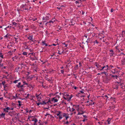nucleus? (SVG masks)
Segmentation results:
<instances>
[{
	"instance_id": "1",
	"label": "nucleus",
	"mask_w": 125,
	"mask_h": 125,
	"mask_svg": "<svg viewBox=\"0 0 125 125\" xmlns=\"http://www.w3.org/2000/svg\"><path fill=\"white\" fill-rule=\"evenodd\" d=\"M62 94L63 95V98L68 101H70L72 96V95L70 96L68 93L65 92L63 93Z\"/></svg>"
},
{
	"instance_id": "2",
	"label": "nucleus",
	"mask_w": 125,
	"mask_h": 125,
	"mask_svg": "<svg viewBox=\"0 0 125 125\" xmlns=\"http://www.w3.org/2000/svg\"><path fill=\"white\" fill-rule=\"evenodd\" d=\"M73 109H74V111L75 110H77L78 112L77 115L82 114L83 113V112H82V113L79 112V105H73Z\"/></svg>"
},
{
	"instance_id": "3",
	"label": "nucleus",
	"mask_w": 125,
	"mask_h": 125,
	"mask_svg": "<svg viewBox=\"0 0 125 125\" xmlns=\"http://www.w3.org/2000/svg\"><path fill=\"white\" fill-rule=\"evenodd\" d=\"M49 19V17L48 16H45L43 17L42 18V20L43 22L46 23H48V21Z\"/></svg>"
},
{
	"instance_id": "4",
	"label": "nucleus",
	"mask_w": 125,
	"mask_h": 125,
	"mask_svg": "<svg viewBox=\"0 0 125 125\" xmlns=\"http://www.w3.org/2000/svg\"><path fill=\"white\" fill-rule=\"evenodd\" d=\"M63 113L61 111H58L57 113H56V114L57 116H59V119H61L62 118L63 115H62Z\"/></svg>"
},
{
	"instance_id": "5",
	"label": "nucleus",
	"mask_w": 125,
	"mask_h": 125,
	"mask_svg": "<svg viewBox=\"0 0 125 125\" xmlns=\"http://www.w3.org/2000/svg\"><path fill=\"white\" fill-rule=\"evenodd\" d=\"M109 80L110 79L107 76H106L103 78V81L104 83H107Z\"/></svg>"
},
{
	"instance_id": "6",
	"label": "nucleus",
	"mask_w": 125,
	"mask_h": 125,
	"mask_svg": "<svg viewBox=\"0 0 125 125\" xmlns=\"http://www.w3.org/2000/svg\"><path fill=\"white\" fill-rule=\"evenodd\" d=\"M35 96L38 99V101H40V99L42 98V94L41 93L38 94H35Z\"/></svg>"
},
{
	"instance_id": "7",
	"label": "nucleus",
	"mask_w": 125,
	"mask_h": 125,
	"mask_svg": "<svg viewBox=\"0 0 125 125\" xmlns=\"http://www.w3.org/2000/svg\"><path fill=\"white\" fill-rule=\"evenodd\" d=\"M8 114L11 116H14L16 115V113L15 111L9 112H8Z\"/></svg>"
},
{
	"instance_id": "8",
	"label": "nucleus",
	"mask_w": 125,
	"mask_h": 125,
	"mask_svg": "<svg viewBox=\"0 0 125 125\" xmlns=\"http://www.w3.org/2000/svg\"><path fill=\"white\" fill-rule=\"evenodd\" d=\"M95 66L97 68L96 69L99 70H100V71H103V70H101V69L102 67H101V65H100L98 64H97L96 63H95Z\"/></svg>"
},
{
	"instance_id": "9",
	"label": "nucleus",
	"mask_w": 125,
	"mask_h": 125,
	"mask_svg": "<svg viewBox=\"0 0 125 125\" xmlns=\"http://www.w3.org/2000/svg\"><path fill=\"white\" fill-rule=\"evenodd\" d=\"M33 36L32 35H29L27 37V39L29 40L32 41V42H34L35 41V40H34V39L33 38Z\"/></svg>"
},
{
	"instance_id": "10",
	"label": "nucleus",
	"mask_w": 125,
	"mask_h": 125,
	"mask_svg": "<svg viewBox=\"0 0 125 125\" xmlns=\"http://www.w3.org/2000/svg\"><path fill=\"white\" fill-rule=\"evenodd\" d=\"M41 121L40 120L38 121L37 120V122L36 123H34L33 125H43V123H40Z\"/></svg>"
},
{
	"instance_id": "11",
	"label": "nucleus",
	"mask_w": 125,
	"mask_h": 125,
	"mask_svg": "<svg viewBox=\"0 0 125 125\" xmlns=\"http://www.w3.org/2000/svg\"><path fill=\"white\" fill-rule=\"evenodd\" d=\"M58 100L54 97L52 98L51 100V101L53 102V103L57 102L58 101Z\"/></svg>"
},
{
	"instance_id": "12",
	"label": "nucleus",
	"mask_w": 125,
	"mask_h": 125,
	"mask_svg": "<svg viewBox=\"0 0 125 125\" xmlns=\"http://www.w3.org/2000/svg\"><path fill=\"white\" fill-rule=\"evenodd\" d=\"M27 86L29 87L30 88H31L32 89H33L35 86L34 85H32L31 84H28V85H27Z\"/></svg>"
},
{
	"instance_id": "13",
	"label": "nucleus",
	"mask_w": 125,
	"mask_h": 125,
	"mask_svg": "<svg viewBox=\"0 0 125 125\" xmlns=\"http://www.w3.org/2000/svg\"><path fill=\"white\" fill-rule=\"evenodd\" d=\"M49 102L50 103V101L49 100L48 102H46L45 101H43L41 102V104L44 105L46 104L47 103H48Z\"/></svg>"
},
{
	"instance_id": "14",
	"label": "nucleus",
	"mask_w": 125,
	"mask_h": 125,
	"mask_svg": "<svg viewBox=\"0 0 125 125\" xmlns=\"http://www.w3.org/2000/svg\"><path fill=\"white\" fill-rule=\"evenodd\" d=\"M84 90L83 89H82L81 91H80V93H78L77 94L76 96H79V95L80 94V93L81 94H84Z\"/></svg>"
},
{
	"instance_id": "15",
	"label": "nucleus",
	"mask_w": 125,
	"mask_h": 125,
	"mask_svg": "<svg viewBox=\"0 0 125 125\" xmlns=\"http://www.w3.org/2000/svg\"><path fill=\"white\" fill-rule=\"evenodd\" d=\"M62 115L63 117H65L66 120H67L69 117L68 115L65 113H63Z\"/></svg>"
},
{
	"instance_id": "16",
	"label": "nucleus",
	"mask_w": 125,
	"mask_h": 125,
	"mask_svg": "<svg viewBox=\"0 0 125 125\" xmlns=\"http://www.w3.org/2000/svg\"><path fill=\"white\" fill-rule=\"evenodd\" d=\"M9 107H5L3 109V110L4 112H9Z\"/></svg>"
},
{
	"instance_id": "17",
	"label": "nucleus",
	"mask_w": 125,
	"mask_h": 125,
	"mask_svg": "<svg viewBox=\"0 0 125 125\" xmlns=\"http://www.w3.org/2000/svg\"><path fill=\"white\" fill-rule=\"evenodd\" d=\"M31 121H34V123H36L37 122V119L35 118H31Z\"/></svg>"
},
{
	"instance_id": "18",
	"label": "nucleus",
	"mask_w": 125,
	"mask_h": 125,
	"mask_svg": "<svg viewBox=\"0 0 125 125\" xmlns=\"http://www.w3.org/2000/svg\"><path fill=\"white\" fill-rule=\"evenodd\" d=\"M54 71L53 70H51L48 71L47 73L50 74H52L54 73Z\"/></svg>"
},
{
	"instance_id": "19",
	"label": "nucleus",
	"mask_w": 125,
	"mask_h": 125,
	"mask_svg": "<svg viewBox=\"0 0 125 125\" xmlns=\"http://www.w3.org/2000/svg\"><path fill=\"white\" fill-rule=\"evenodd\" d=\"M104 67L107 68V69H109L110 68V67L108 66V65H107L106 66H104L102 67L101 69V70H104Z\"/></svg>"
},
{
	"instance_id": "20",
	"label": "nucleus",
	"mask_w": 125,
	"mask_h": 125,
	"mask_svg": "<svg viewBox=\"0 0 125 125\" xmlns=\"http://www.w3.org/2000/svg\"><path fill=\"white\" fill-rule=\"evenodd\" d=\"M94 104V102L92 101V100H90V102L88 104H87L88 105H92Z\"/></svg>"
},
{
	"instance_id": "21",
	"label": "nucleus",
	"mask_w": 125,
	"mask_h": 125,
	"mask_svg": "<svg viewBox=\"0 0 125 125\" xmlns=\"http://www.w3.org/2000/svg\"><path fill=\"white\" fill-rule=\"evenodd\" d=\"M68 108L69 111L71 112H72L74 111V109H73V106L71 108L70 107H69Z\"/></svg>"
},
{
	"instance_id": "22",
	"label": "nucleus",
	"mask_w": 125,
	"mask_h": 125,
	"mask_svg": "<svg viewBox=\"0 0 125 125\" xmlns=\"http://www.w3.org/2000/svg\"><path fill=\"white\" fill-rule=\"evenodd\" d=\"M56 20V19L54 18H53L51 20H50L49 21H48V22L50 23H54V21H55Z\"/></svg>"
},
{
	"instance_id": "23",
	"label": "nucleus",
	"mask_w": 125,
	"mask_h": 125,
	"mask_svg": "<svg viewBox=\"0 0 125 125\" xmlns=\"http://www.w3.org/2000/svg\"><path fill=\"white\" fill-rule=\"evenodd\" d=\"M42 45H45V46H48V45H47V44L46 43V42L45 41H42Z\"/></svg>"
},
{
	"instance_id": "24",
	"label": "nucleus",
	"mask_w": 125,
	"mask_h": 125,
	"mask_svg": "<svg viewBox=\"0 0 125 125\" xmlns=\"http://www.w3.org/2000/svg\"><path fill=\"white\" fill-rule=\"evenodd\" d=\"M122 37H123L125 36V31H123L122 32Z\"/></svg>"
},
{
	"instance_id": "25",
	"label": "nucleus",
	"mask_w": 125,
	"mask_h": 125,
	"mask_svg": "<svg viewBox=\"0 0 125 125\" xmlns=\"http://www.w3.org/2000/svg\"><path fill=\"white\" fill-rule=\"evenodd\" d=\"M118 73H115V75H113L112 76V77H115L116 78H117V75L118 74H119V72L118 71Z\"/></svg>"
},
{
	"instance_id": "26",
	"label": "nucleus",
	"mask_w": 125,
	"mask_h": 125,
	"mask_svg": "<svg viewBox=\"0 0 125 125\" xmlns=\"http://www.w3.org/2000/svg\"><path fill=\"white\" fill-rule=\"evenodd\" d=\"M24 85H21V86H20V88H21V90H20V91H23L24 90V89L23 88V87Z\"/></svg>"
},
{
	"instance_id": "27",
	"label": "nucleus",
	"mask_w": 125,
	"mask_h": 125,
	"mask_svg": "<svg viewBox=\"0 0 125 125\" xmlns=\"http://www.w3.org/2000/svg\"><path fill=\"white\" fill-rule=\"evenodd\" d=\"M5 113H2V114H0V116L3 118L5 117Z\"/></svg>"
},
{
	"instance_id": "28",
	"label": "nucleus",
	"mask_w": 125,
	"mask_h": 125,
	"mask_svg": "<svg viewBox=\"0 0 125 125\" xmlns=\"http://www.w3.org/2000/svg\"><path fill=\"white\" fill-rule=\"evenodd\" d=\"M112 72L113 74H115V73H118V71H117V69H115L114 70H113L112 71Z\"/></svg>"
},
{
	"instance_id": "29",
	"label": "nucleus",
	"mask_w": 125,
	"mask_h": 125,
	"mask_svg": "<svg viewBox=\"0 0 125 125\" xmlns=\"http://www.w3.org/2000/svg\"><path fill=\"white\" fill-rule=\"evenodd\" d=\"M79 68L78 66V65H76L74 67L75 70H77Z\"/></svg>"
},
{
	"instance_id": "30",
	"label": "nucleus",
	"mask_w": 125,
	"mask_h": 125,
	"mask_svg": "<svg viewBox=\"0 0 125 125\" xmlns=\"http://www.w3.org/2000/svg\"><path fill=\"white\" fill-rule=\"evenodd\" d=\"M21 82L19 83L17 85H16V87H17L18 88H20V86H21Z\"/></svg>"
},
{
	"instance_id": "31",
	"label": "nucleus",
	"mask_w": 125,
	"mask_h": 125,
	"mask_svg": "<svg viewBox=\"0 0 125 125\" xmlns=\"http://www.w3.org/2000/svg\"><path fill=\"white\" fill-rule=\"evenodd\" d=\"M54 97L55 98H57V99L58 100H59L60 97V96L58 95H56L55 97Z\"/></svg>"
},
{
	"instance_id": "32",
	"label": "nucleus",
	"mask_w": 125,
	"mask_h": 125,
	"mask_svg": "<svg viewBox=\"0 0 125 125\" xmlns=\"http://www.w3.org/2000/svg\"><path fill=\"white\" fill-rule=\"evenodd\" d=\"M45 79L46 80H47L49 82L51 83V81L50 79H49V78H48L47 77H45Z\"/></svg>"
},
{
	"instance_id": "33",
	"label": "nucleus",
	"mask_w": 125,
	"mask_h": 125,
	"mask_svg": "<svg viewBox=\"0 0 125 125\" xmlns=\"http://www.w3.org/2000/svg\"><path fill=\"white\" fill-rule=\"evenodd\" d=\"M27 43L26 42H25L24 43V45L25 46V47H26L25 48V49H28V47L26 45Z\"/></svg>"
},
{
	"instance_id": "34",
	"label": "nucleus",
	"mask_w": 125,
	"mask_h": 125,
	"mask_svg": "<svg viewBox=\"0 0 125 125\" xmlns=\"http://www.w3.org/2000/svg\"><path fill=\"white\" fill-rule=\"evenodd\" d=\"M62 44L63 45H64L65 47H67L68 45L67 44H66L65 42L62 43Z\"/></svg>"
},
{
	"instance_id": "35",
	"label": "nucleus",
	"mask_w": 125,
	"mask_h": 125,
	"mask_svg": "<svg viewBox=\"0 0 125 125\" xmlns=\"http://www.w3.org/2000/svg\"><path fill=\"white\" fill-rule=\"evenodd\" d=\"M110 119L108 118L107 120V121L108 122V124H110Z\"/></svg>"
},
{
	"instance_id": "36",
	"label": "nucleus",
	"mask_w": 125,
	"mask_h": 125,
	"mask_svg": "<svg viewBox=\"0 0 125 125\" xmlns=\"http://www.w3.org/2000/svg\"><path fill=\"white\" fill-rule=\"evenodd\" d=\"M22 54L24 55H27V53L26 52H23L22 53Z\"/></svg>"
},
{
	"instance_id": "37",
	"label": "nucleus",
	"mask_w": 125,
	"mask_h": 125,
	"mask_svg": "<svg viewBox=\"0 0 125 125\" xmlns=\"http://www.w3.org/2000/svg\"><path fill=\"white\" fill-rule=\"evenodd\" d=\"M93 42L94 43V44H95V43L98 44L99 42H97V40H96L94 42Z\"/></svg>"
},
{
	"instance_id": "38",
	"label": "nucleus",
	"mask_w": 125,
	"mask_h": 125,
	"mask_svg": "<svg viewBox=\"0 0 125 125\" xmlns=\"http://www.w3.org/2000/svg\"><path fill=\"white\" fill-rule=\"evenodd\" d=\"M63 52V51L62 52H60V51L59 50H58V52L57 53L59 54H61Z\"/></svg>"
},
{
	"instance_id": "39",
	"label": "nucleus",
	"mask_w": 125,
	"mask_h": 125,
	"mask_svg": "<svg viewBox=\"0 0 125 125\" xmlns=\"http://www.w3.org/2000/svg\"><path fill=\"white\" fill-rule=\"evenodd\" d=\"M0 57L2 58H3V55L2 54V53H0Z\"/></svg>"
},
{
	"instance_id": "40",
	"label": "nucleus",
	"mask_w": 125,
	"mask_h": 125,
	"mask_svg": "<svg viewBox=\"0 0 125 125\" xmlns=\"http://www.w3.org/2000/svg\"><path fill=\"white\" fill-rule=\"evenodd\" d=\"M114 52H111V53H110V56H113V54H114Z\"/></svg>"
},
{
	"instance_id": "41",
	"label": "nucleus",
	"mask_w": 125,
	"mask_h": 125,
	"mask_svg": "<svg viewBox=\"0 0 125 125\" xmlns=\"http://www.w3.org/2000/svg\"><path fill=\"white\" fill-rule=\"evenodd\" d=\"M13 97L14 99H16L17 97V94H16L15 96H13Z\"/></svg>"
},
{
	"instance_id": "42",
	"label": "nucleus",
	"mask_w": 125,
	"mask_h": 125,
	"mask_svg": "<svg viewBox=\"0 0 125 125\" xmlns=\"http://www.w3.org/2000/svg\"><path fill=\"white\" fill-rule=\"evenodd\" d=\"M26 5L25 4V5H21V9H23V8L24 7V6Z\"/></svg>"
},
{
	"instance_id": "43",
	"label": "nucleus",
	"mask_w": 125,
	"mask_h": 125,
	"mask_svg": "<svg viewBox=\"0 0 125 125\" xmlns=\"http://www.w3.org/2000/svg\"><path fill=\"white\" fill-rule=\"evenodd\" d=\"M6 83V82L5 81H3L2 82V84L3 85L5 84V83Z\"/></svg>"
},
{
	"instance_id": "44",
	"label": "nucleus",
	"mask_w": 125,
	"mask_h": 125,
	"mask_svg": "<svg viewBox=\"0 0 125 125\" xmlns=\"http://www.w3.org/2000/svg\"><path fill=\"white\" fill-rule=\"evenodd\" d=\"M81 2H80V1H77L75 2V3L76 4H79L80 3H81Z\"/></svg>"
},
{
	"instance_id": "45",
	"label": "nucleus",
	"mask_w": 125,
	"mask_h": 125,
	"mask_svg": "<svg viewBox=\"0 0 125 125\" xmlns=\"http://www.w3.org/2000/svg\"><path fill=\"white\" fill-rule=\"evenodd\" d=\"M23 83H24V84H23L24 85L25 84H26L27 85L28 84V83H26V82L25 81L23 82Z\"/></svg>"
},
{
	"instance_id": "46",
	"label": "nucleus",
	"mask_w": 125,
	"mask_h": 125,
	"mask_svg": "<svg viewBox=\"0 0 125 125\" xmlns=\"http://www.w3.org/2000/svg\"><path fill=\"white\" fill-rule=\"evenodd\" d=\"M19 80H16L14 81L13 82V83H17V82H18Z\"/></svg>"
},
{
	"instance_id": "47",
	"label": "nucleus",
	"mask_w": 125,
	"mask_h": 125,
	"mask_svg": "<svg viewBox=\"0 0 125 125\" xmlns=\"http://www.w3.org/2000/svg\"><path fill=\"white\" fill-rule=\"evenodd\" d=\"M37 104L38 106H39L40 104H41V102L39 103H37Z\"/></svg>"
},
{
	"instance_id": "48",
	"label": "nucleus",
	"mask_w": 125,
	"mask_h": 125,
	"mask_svg": "<svg viewBox=\"0 0 125 125\" xmlns=\"http://www.w3.org/2000/svg\"><path fill=\"white\" fill-rule=\"evenodd\" d=\"M61 73L63 74L64 73V71L63 70H61Z\"/></svg>"
},
{
	"instance_id": "49",
	"label": "nucleus",
	"mask_w": 125,
	"mask_h": 125,
	"mask_svg": "<svg viewBox=\"0 0 125 125\" xmlns=\"http://www.w3.org/2000/svg\"><path fill=\"white\" fill-rule=\"evenodd\" d=\"M79 67H81L82 66V65L81 64V63L80 62H79Z\"/></svg>"
},
{
	"instance_id": "50",
	"label": "nucleus",
	"mask_w": 125,
	"mask_h": 125,
	"mask_svg": "<svg viewBox=\"0 0 125 125\" xmlns=\"http://www.w3.org/2000/svg\"><path fill=\"white\" fill-rule=\"evenodd\" d=\"M89 19L91 21H92L93 20V19L91 17H90Z\"/></svg>"
},
{
	"instance_id": "51",
	"label": "nucleus",
	"mask_w": 125,
	"mask_h": 125,
	"mask_svg": "<svg viewBox=\"0 0 125 125\" xmlns=\"http://www.w3.org/2000/svg\"><path fill=\"white\" fill-rule=\"evenodd\" d=\"M3 86L4 88H6L7 87V85L6 84H5Z\"/></svg>"
},
{
	"instance_id": "52",
	"label": "nucleus",
	"mask_w": 125,
	"mask_h": 125,
	"mask_svg": "<svg viewBox=\"0 0 125 125\" xmlns=\"http://www.w3.org/2000/svg\"><path fill=\"white\" fill-rule=\"evenodd\" d=\"M87 120V119H86V118H84L83 120L82 121L83 122H84L85 120Z\"/></svg>"
},
{
	"instance_id": "53",
	"label": "nucleus",
	"mask_w": 125,
	"mask_h": 125,
	"mask_svg": "<svg viewBox=\"0 0 125 125\" xmlns=\"http://www.w3.org/2000/svg\"><path fill=\"white\" fill-rule=\"evenodd\" d=\"M43 123V124L44 123H45V124L46 125V124H47V122H44Z\"/></svg>"
},
{
	"instance_id": "54",
	"label": "nucleus",
	"mask_w": 125,
	"mask_h": 125,
	"mask_svg": "<svg viewBox=\"0 0 125 125\" xmlns=\"http://www.w3.org/2000/svg\"><path fill=\"white\" fill-rule=\"evenodd\" d=\"M7 35L8 34H7V35H5L4 37H5V38H8V36Z\"/></svg>"
},
{
	"instance_id": "55",
	"label": "nucleus",
	"mask_w": 125,
	"mask_h": 125,
	"mask_svg": "<svg viewBox=\"0 0 125 125\" xmlns=\"http://www.w3.org/2000/svg\"><path fill=\"white\" fill-rule=\"evenodd\" d=\"M83 117L84 118H87V116L86 115H83Z\"/></svg>"
},
{
	"instance_id": "56",
	"label": "nucleus",
	"mask_w": 125,
	"mask_h": 125,
	"mask_svg": "<svg viewBox=\"0 0 125 125\" xmlns=\"http://www.w3.org/2000/svg\"><path fill=\"white\" fill-rule=\"evenodd\" d=\"M50 114L48 113H46V114L45 115V116H46L48 115H50Z\"/></svg>"
},
{
	"instance_id": "57",
	"label": "nucleus",
	"mask_w": 125,
	"mask_h": 125,
	"mask_svg": "<svg viewBox=\"0 0 125 125\" xmlns=\"http://www.w3.org/2000/svg\"><path fill=\"white\" fill-rule=\"evenodd\" d=\"M104 70H107L108 69H107V68H106V67H104Z\"/></svg>"
},
{
	"instance_id": "58",
	"label": "nucleus",
	"mask_w": 125,
	"mask_h": 125,
	"mask_svg": "<svg viewBox=\"0 0 125 125\" xmlns=\"http://www.w3.org/2000/svg\"><path fill=\"white\" fill-rule=\"evenodd\" d=\"M82 15L84 13V12L83 11H82Z\"/></svg>"
},
{
	"instance_id": "59",
	"label": "nucleus",
	"mask_w": 125,
	"mask_h": 125,
	"mask_svg": "<svg viewBox=\"0 0 125 125\" xmlns=\"http://www.w3.org/2000/svg\"><path fill=\"white\" fill-rule=\"evenodd\" d=\"M0 100H3V97H2L0 98Z\"/></svg>"
},
{
	"instance_id": "60",
	"label": "nucleus",
	"mask_w": 125,
	"mask_h": 125,
	"mask_svg": "<svg viewBox=\"0 0 125 125\" xmlns=\"http://www.w3.org/2000/svg\"><path fill=\"white\" fill-rule=\"evenodd\" d=\"M74 86V89H76L77 88V87H76L75 86Z\"/></svg>"
},
{
	"instance_id": "61",
	"label": "nucleus",
	"mask_w": 125,
	"mask_h": 125,
	"mask_svg": "<svg viewBox=\"0 0 125 125\" xmlns=\"http://www.w3.org/2000/svg\"><path fill=\"white\" fill-rule=\"evenodd\" d=\"M29 49V51H30V52H32V50L31 49Z\"/></svg>"
},
{
	"instance_id": "62",
	"label": "nucleus",
	"mask_w": 125,
	"mask_h": 125,
	"mask_svg": "<svg viewBox=\"0 0 125 125\" xmlns=\"http://www.w3.org/2000/svg\"><path fill=\"white\" fill-rule=\"evenodd\" d=\"M23 10H28V9H27V8H25V9H23Z\"/></svg>"
},
{
	"instance_id": "63",
	"label": "nucleus",
	"mask_w": 125,
	"mask_h": 125,
	"mask_svg": "<svg viewBox=\"0 0 125 125\" xmlns=\"http://www.w3.org/2000/svg\"><path fill=\"white\" fill-rule=\"evenodd\" d=\"M29 9L30 10H31L32 9V8L31 7H30Z\"/></svg>"
},
{
	"instance_id": "64",
	"label": "nucleus",
	"mask_w": 125,
	"mask_h": 125,
	"mask_svg": "<svg viewBox=\"0 0 125 125\" xmlns=\"http://www.w3.org/2000/svg\"><path fill=\"white\" fill-rule=\"evenodd\" d=\"M110 51L111 52H113V50H110Z\"/></svg>"
}]
</instances>
